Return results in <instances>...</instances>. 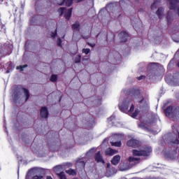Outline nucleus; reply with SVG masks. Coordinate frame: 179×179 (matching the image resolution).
I'll return each instance as SVG.
<instances>
[{
	"label": "nucleus",
	"mask_w": 179,
	"mask_h": 179,
	"mask_svg": "<svg viewBox=\"0 0 179 179\" xmlns=\"http://www.w3.org/2000/svg\"><path fill=\"white\" fill-rule=\"evenodd\" d=\"M59 5H62V3H59Z\"/></svg>",
	"instance_id": "a18cd8bd"
},
{
	"label": "nucleus",
	"mask_w": 179,
	"mask_h": 179,
	"mask_svg": "<svg viewBox=\"0 0 179 179\" xmlns=\"http://www.w3.org/2000/svg\"><path fill=\"white\" fill-rule=\"evenodd\" d=\"M57 44L59 45V47H61L62 45V41L60 38H59L57 41Z\"/></svg>",
	"instance_id": "393cba45"
},
{
	"label": "nucleus",
	"mask_w": 179,
	"mask_h": 179,
	"mask_svg": "<svg viewBox=\"0 0 179 179\" xmlns=\"http://www.w3.org/2000/svg\"><path fill=\"white\" fill-rule=\"evenodd\" d=\"M43 178V176H33L32 179H42Z\"/></svg>",
	"instance_id": "c85d7f7f"
},
{
	"label": "nucleus",
	"mask_w": 179,
	"mask_h": 179,
	"mask_svg": "<svg viewBox=\"0 0 179 179\" xmlns=\"http://www.w3.org/2000/svg\"><path fill=\"white\" fill-rule=\"evenodd\" d=\"M22 94H24V97H25V101H27V100H29V97H30V94H29V90L24 88L17 87L13 94L14 101H17L19 99H23V96H22Z\"/></svg>",
	"instance_id": "7ed1b4c3"
},
{
	"label": "nucleus",
	"mask_w": 179,
	"mask_h": 179,
	"mask_svg": "<svg viewBox=\"0 0 179 179\" xmlns=\"http://www.w3.org/2000/svg\"><path fill=\"white\" fill-rule=\"evenodd\" d=\"M57 176L59 177L60 179H66V177L65 176V173L64 172L57 173Z\"/></svg>",
	"instance_id": "4be33fe9"
},
{
	"label": "nucleus",
	"mask_w": 179,
	"mask_h": 179,
	"mask_svg": "<svg viewBox=\"0 0 179 179\" xmlns=\"http://www.w3.org/2000/svg\"><path fill=\"white\" fill-rule=\"evenodd\" d=\"M156 13L159 19H163V17H164V8H158Z\"/></svg>",
	"instance_id": "1a4fd4ad"
},
{
	"label": "nucleus",
	"mask_w": 179,
	"mask_h": 179,
	"mask_svg": "<svg viewBox=\"0 0 179 179\" xmlns=\"http://www.w3.org/2000/svg\"><path fill=\"white\" fill-rule=\"evenodd\" d=\"M83 38H89V37H88V36H86V37L83 36Z\"/></svg>",
	"instance_id": "58836bf2"
},
{
	"label": "nucleus",
	"mask_w": 179,
	"mask_h": 179,
	"mask_svg": "<svg viewBox=\"0 0 179 179\" xmlns=\"http://www.w3.org/2000/svg\"><path fill=\"white\" fill-rule=\"evenodd\" d=\"M178 66H179V62L178 63Z\"/></svg>",
	"instance_id": "37998d69"
},
{
	"label": "nucleus",
	"mask_w": 179,
	"mask_h": 179,
	"mask_svg": "<svg viewBox=\"0 0 179 179\" xmlns=\"http://www.w3.org/2000/svg\"><path fill=\"white\" fill-rule=\"evenodd\" d=\"M117 153H118V151L113 150L111 148H108L106 150V155H107L108 156H113V155H117Z\"/></svg>",
	"instance_id": "9b49d317"
},
{
	"label": "nucleus",
	"mask_w": 179,
	"mask_h": 179,
	"mask_svg": "<svg viewBox=\"0 0 179 179\" xmlns=\"http://www.w3.org/2000/svg\"><path fill=\"white\" fill-rule=\"evenodd\" d=\"M95 152L96 150L94 148H92L86 153V156H92V155H93V153Z\"/></svg>",
	"instance_id": "6ab92c4d"
},
{
	"label": "nucleus",
	"mask_w": 179,
	"mask_h": 179,
	"mask_svg": "<svg viewBox=\"0 0 179 179\" xmlns=\"http://www.w3.org/2000/svg\"><path fill=\"white\" fill-rule=\"evenodd\" d=\"M127 146H129L130 148H139L140 143L138 140L132 138L127 141Z\"/></svg>",
	"instance_id": "39448f33"
},
{
	"label": "nucleus",
	"mask_w": 179,
	"mask_h": 179,
	"mask_svg": "<svg viewBox=\"0 0 179 179\" xmlns=\"http://www.w3.org/2000/svg\"><path fill=\"white\" fill-rule=\"evenodd\" d=\"M115 120V115H113L110 118L108 119V122H111Z\"/></svg>",
	"instance_id": "a878e982"
},
{
	"label": "nucleus",
	"mask_w": 179,
	"mask_h": 179,
	"mask_svg": "<svg viewBox=\"0 0 179 179\" xmlns=\"http://www.w3.org/2000/svg\"><path fill=\"white\" fill-rule=\"evenodd\" d=\"M10 71L9 70L6 71V73H9Z\"/></svg>",
	"instance_id": "ea45409f"
},
{
	"label": "nucleus",
	"mask_w": 179,
	"mask_h": 179,
	"mask_svg": "<svg viewBox=\"0 0 179 179\" xmlns=\"http://www.w3.org/2000/svg\"><path fill=\"white\" fill-rule=\"evenodd\" d=\"M174 143H176V145H178V143H179L178 139L176 140V141H174Z\"/></svg>",
	"instance_id": "c9c22d12"
},
{
	"label": "nucleus",
	"mask_w": 179,
	"mask_h": 179,
	"mask_svg": "<svg viewBox=\"0 0 179 179\" xmlns=\"http://www.w3.org/2000/svg\"><path fill=\"white\" fill-rule=\"evenodd\" d=\"M58 12H59L60 16H62V15H64V17L67 20H69V19H71V16H72V8H69V9L66 10V8H60L58 10Z\"/></svg>",
	"instance_id": "20e7f679"
},
{
	"label": "nucleus",
	"mask_w": 179,
	"mask_h": 179,
	"mask_svg": "<svg viewBox=\"0 0 179 179\" xmlns=\"http://www.w3.org/2000/svg\"><path fill=\"white\" fill-rule=\"evenodd\" d=\"M46 179H52V178L51 176H47Z\"/></svg>",
	"instance_id": "4c0bfd02"
},
{
	"label": "nucleus",
	"mask_w": 179,
	"mask_h": 179,
	"mask_svg": "<svg viewBox=\"0 0 179 179\" xmlns=\"http://www.w3.org/2000/svg\"><path fill=\"white\" fill-rule=\"evenodd\" d=\"M24 68H27V65L18 66L16 67V69H20V71H23Z\"/></svg>",
	"instance_id": "b1692460"
},
{
	"label": "nucleus",
	"mask_w": 179,
	"mask_h": 179,
	"mask_svg": "<svg viewBox=\"0 0 179 179\" xmlns=\"http://www.w3.org/2000/svg\"><path fill=\"white\" fill-rule=\"evenodd\" d=\"M53 170L55 171V173H59V171L62 170V165H57L53 168Z\"/></svg>",
	"instance_id": "4468645a"
},
{
	"label": "nucleus",
	"mask_w": 179,
	"mask_h": 179,
	"mask_svg": "<svg viewBox=\"0 0 179 179\" xmlns=\"http://www.w3.org/2000/svg\"><path fill=\"white\" fill-rule=\"evenodd\" d=\"M80 59H82V56L80 55H78L75 58V62L76 64H79L80 62Z\"/></svg>",
	"instance_id": "aec40b11"
},
{
	"label": "nucleus",
	"mask_w": 179,
	"mask_h": 179,
	"mask_svg": "<svg viewBox=\"0 0 179 179\" xmlns=\"http://www.w3.org/2000/svg\"><path fill=\"white\" fill-rule=\"evenodd\" d=\"M159 5H160V1L159 0L155 1L154 3L152 4L151 9L152 10H155V9H156V8H157V6H159Z\"/></svg>",
	"instance_id": "ddd939ff"
},
{
	"label": "nucleus",
	"mask_w": 179,
	"mask_h": 179,
	"mask_svg": "<svg viewBox=\"0 0 179 179\" xmlns=\"http://www.w3.org/2000/svg\"><path fill=\"white\" fill-rule=\"evenodd\" d=\"M58 80V76L55 74H52L50 77L51 82H57Z\"/></svg>",
	"instance_id": "a211bd4d"
},
{
	"label": "nucleus",
	"mask_w": 179,
	"mask_h": 179,
	"mask_svg": "<svg viewBox=\"0 0 179 179\" xmlns=\"http://www.w3.org/2000/svg\"><path fill=\"white\" fill-rule=\"evenodd\" d=\"M57 30L56 29V31H55V33L52 32V33L51 34V37H52V38H55V36H57Z\"/></svg>",
	"instance_id": "c756f323"
},
{
	"label": "nucleus",
	"mask_w": 179,
	"mask_h": 179,
	"mask_svg": "<svg viewBox=\"0 0 179 179\" xmlns=\"http://www.w3.org/2000/svg\"><path fill=\"white\" fill-rule=\"evenodd\" d=\"M60 37H62V38H64V37H65V34L64 32H62Z\"/></svg>",
	"instance_id": "72a5a7b5"
},
{
	"label": "nucleus",
	"mask_w": 179,
	"mask_h": 179,
	"mask_svg": "<svg viewBox=\"0 0 179 179\" xmlns=\"http://www.w3.org/2000/svg\"><path fill=\"white\" fill-rule=\"evenodd\" d=\"M80 164L83 167H85V162H80Z\"/></svg>",
	"instance_id": "f704fd0d"
},
{
	"label": "nucleus",
	"mask_w": 179,
	"mask_h": 179,
	"mask_svg": "<svg viewBox=\"0 0 179 179\" xmlns=\"http://www.w3.org/2000/svg\"><path fill=\"white\" fill-rule=\"evenodd\" d=\"M120 160H121V157L120 155H115L111 160V163L114 164V166H117V164L120 163Z\"/></svg>",
	"instance_id": "9d476101"
},
{
	"label": "nucleus",
	"mask_w": 179,
	"mask_h": 179,
	"mask_svg": "<svg viewBox=\"0 0 179 179\" xmlns=\"http://www.w3.org/2000/svg\"><path fill=\"white\" fill-rule=\"evenodd\" d=\"M111 145L112 146H115L116 148H121V145H122V143H121V141H116L111 142Z\"/></svg>",
	"instance_id": "2eb2a0df"
},
{
	"label": "nucleus",
	"mask_w": 179,
	"mask_h": 179,
	"mask_svg": "<svg viewBox=\"0 0 179 179\" xmlns=\"http://www.w3.org/2000/svg\"><path fill=\"white\" fill-rule=\"evenodd\" d=\"M71 166H72V164L71 163H64V167H71Z\"/></svg>",
	"instance_id": "7c9ffc66"
},
{
	"label": "nucleus",
	"mask_w": 179,
	"mask_h": 179,
	"mask_svg": "<svg viewBox=\"0 0 179 179\" xmlns=\"http://www.w3.org/2000/svg\"><path fill=\"white\" fill-rule=\"evenodd\" d=\"M83 61H89V58H87V59H86V58H84V59H83Z\"/></svg>",
	"instance_id": "e433bc0d"
},
{
	"label": "nucleus",
	"mask_w": 179,
	"mask_h": 179,
	"mask_svg": "<svg viewBox=\"0 0 179 179\" xmlns=\"http://www.w3.org/2000/svg\"><path fill=\"white\" fill-rule=\"evenodd\" d=\"M142 79H145V76H141L140 77H138V80H142Z\"/></svg>",
	"instance_id": "2f4dec72"
},
{
	"label": "nucleus",
	"mask_w": 179,
	"mask_h": 179,
	"mask_svg": "<svg viewBox=\"0 0 179 179\" xmlns=\"http://www.w3.org/2000/svg\"><path fill=\"white\" fill-rule=\"evenodd\" d=\"M64 2H65L66 6H71L73 3V0H64Z\"/></svg>",
	"instance_id": "412c9836"
},
{
	"label": "nucleus",
	"mask_w": 179,
	"mask_h": 179,
	"mask_svg": "<svg viewBox=\"0 0 179 179\" xmlns=\"http://www.w3.org/2000/svg\"><path fill=\"white\" fill-rule=\"evenodd\" d=\"M119 37L121 38V41L122 43L127 42V40H128L129 35L125 31H122L120 34H119Z\"/></svg>",
	"instance_id": "0eeeda50"
},
{
	"label": "nucleus",
	"mask_w": 179,
	"mask_h": 179,
	"mask_svg": "<svg viewBox=\"0 0 179 179\" xmlns=\"http://www.w3.org/2000/svg\"><path fill=\"white\" fill-rule=\"evenodd\" d=\"M88 45H90V47H92V48L96 46V44H94V43H88Z\"/></svg>",
	"instance_id": "473e14b6"
},
{
	"label": "nucleus",
	"mask_w": 179,
	"mask_h": 179,
	"mask_svg": "<svg viewBox=\"0 0 179 179\" xmlns=\"http://www.w3.org/2000/svg\"><path fill=\"white\" fill-rule=\"evenodd\" d=\"M132 152L134 157H129V162H130V163H138V162L141 160L139 156H149V155H150V153L152 152V148L150 147H148L145 148L133 150Z\"/></svg>",
	"instance_id": "f03ea898"
},
{
	"label": "nucleus",
	"mask_w": 179,
	"mask_h": 179,
	"mask_svg": "<svg viewBox=\"0 0 179 179\" xmlns=\"http://www.w3.org/2000/svg\"><path fill=\"white\" fill-rule=\"evenodd\" d=\"M139 128H141L142 129H146L147 127L146 125H144L143 123H141L138 124Z\"/></svg>",
	"instance_id": "bb28decb"
},
{
	"label": "nucleus",
	"mask_w": 179,
	"mask_h": 179,
	"mask_svg": "<svg viewBox=\"0 0 179 179\" xmlns=\"http://www.w3.org/2000/svg\"><path fill=\"white\" fill-rule=\"evenodd\" d=\"M130 103L131 99H129V98H127L126 99L123 100L122 102L119 103L120 110L122 111V113H127L129 114V115H130V117H132V118H136V117H138V114H139V110L136 109L132 113L134 108V104H131L130 109L128 110Z\"/></svg>",
	"instance_id": "f257e3e1"
},
{
	"label": "nucleus",
	"mask_w": 179,
	"mask_h": 179,
	"mask_svg": "<svg viewBox=\"0 0 179 179\" xmlns=\"http://www.w3.org/2000/svg\"><path fill=\"white\" fill-rule=\"evenodd\" d=\"M79 27H80V24H79V22H76L74 24L72 25V28L76 31L79 30Z\"/></svg>",
	"instance_id": "f3484780"
},
{
	"label": "nucleus",
	"mask_w": 179,
	"mask_h": 179,
	"mask_svg": "<svg viewBox=\"0 0 179 179\" xmlns=\"http://www.w3.org/2000/svg\"><path fill=\"white\" fill-rule=\"evenodd\" d=\"M83 54H85V55H87L90 52V49L89 48H83L82 50Z\"/></svg>",
	"instance_id": "5701e85b"
},
{
	"label": "nucleus",
	"mask_w": 179,
	"mask_h": 179,
	"mask_svg": "<svg viewBox=\"0 0 179 179\" xmlns=\"http://www.w3.org/2000/svg\"><path fill=\"white\" fill-rule=\"evenodd\" d=\"M95 162L96 163H101L102 164H104V159H103V157L101 156V154L100 152H98L95 156H94Z\"/></svg>",
	"instance_id": "423d86ee"
},
{
	"label": "nucleus",
	"mask_w": 179,
	"mask_h": 179,
	"mask_svg": "<svg viewBox=\"0 0 179 179\" xmlns=\"http://www.w3.org/2000/svg\"><path fill=\"white\" fill-rule=\"evenodd\" d=\"M171 113H173V106H169L165 110L166 115L167 117H170V115H171Z\"/></svg>",
	"instance_id": "f8f14e48"
},
{
	"label": "nucleus",
	"mask_w": 179,
	"mask_h": 179,
	"mask_svg": "<svg viewBox=\"0 0 179 179\" xmlns=\"http://www.w3.org/2000/svg\"><path fill=\"white\" fill-rule=\"evenodd\" d=\"M156 120H157V118H159V117L157 115L155 116Z\"/></svg>",
	"instance_id": "79ce46f5"
},
{
	"label": "nucleus",
	"mask_w": 179,
	"mask_h": 179,
	"mask_svg": "<svg viewBox=\"0 0 179 179\" xmlns=\"http://www.w3.org/2000/svg\"><path fill=\"white\" fill-rule=\"evenodd\" d=\"M26 179H29V178H27V176L26 177Z\"/></svg>",
	"instance_id": "c03bdc74"
},
{
	"label": "nucleus",
	"mask_w": 179,
	"mask_h": 179,
	"mask_svg": "<svg viewBox=\"0 0 179 179\" xmlns=\"http://www.w3.org/2000/svg\"><path fill=\"white\" fill-rule=\"evenodd\" d=\"M66 173H67V174H69V176H76V171L73 169H69V170L66 171Z\"/></svg>",
	"instance_id": "dca6fc26"
},
{
	"label": "nucleus",
	"mask_w": 179,
	"mask_h": 179,
	"mask_svg": "<svg viewBox=\"0 0 179 179\" xmlns=\"http://www.w3.org/2000/svg\"><path fill=\"white\" fill-rule=\"evenodd\" d=\"M41 115L42 118H48V109H47V107L41 108Z\"/></svg>",
	"instance_id": "6e6552de"
},
{
	"label": "nucleus",
	"mask_w": 179,
	"mask_h": 179,
	"mask_svg": "<svg viewBox=\"0 0 179 179\" xmlns=\"http://www.w3.org/2000/svg\"><path fill=\"white\" fill-rule=\"evenodd\" d=\"M115 136L116 139H122V134H116Z\"/></svg>",
	"instance_id": "cd10ccee"
},
{
	"label": "nucleus",
	"mask_w": 179,
	"mask_h": 179,
	"mask_svg": "<svg viewBox=\"0 0 179 179\" xmlns=\"http://www.w3.org/2000/svg\"><path fill=\"white\" fill-rule=\"evenodd\" d=\"M107 167H108H108H110V164H107Z\"/></svg>",
	"instance_id": "a19ab883"
}]
</instances>
